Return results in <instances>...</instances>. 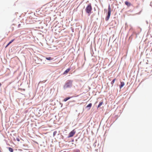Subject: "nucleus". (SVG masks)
I'll use <instances>...</instances> for the list:
<instances>
[{"label": "nucleus", "instance_id": "2eb2a0df", "mask_svg": "<svg viewBox=\"0 0 152 152\" xmlns=\"http://www.w3.org/2000/svg\"><path fill=\"white\" fill-rule=\"evenodd\" d=\"M15 39H13L12 40L10 41L9 43H10V44L12 43L14 40Z\"/></svg>", "mask_w": 152, "mask_h": 152}, {"label": "nucleus", "instance_id": "423d86ee", "mask_svg": "<svg viewBox=\"0 0 152 152\" xmlns=\"http://www.w3.org/2000/svg\"><path fill=\"white\" fill-rule=\"evenodd\" d=\"M124 83L123 82H121V85L120 86V88H121L124 85Z\"/></svg>", "mask_w": 152, "mask_h": 152}, {"label": "nucleus", "instance_id": "412c9836", "mask_svg": "<svg viewBox=\"0 0 152 152\" xmlns=\"http://www.w3.org/2000/svg\"><path fill=\"white\" fill-rule=\"evenodd\" d=\"M64 152H66V151H64Z\"/></svg>", "mask_w": 152, "mask_h": 152}, {"label": "nucleus", "instance_id": "a211bd4d", "mask_svg": "<svg viewBox=\"0 0 152 152\" xmlns=\"http://www.w3.org/2000/svg\"><path fill=\"white\" fill-rule=\"evenodd\" d=\"M8 46H9V45L7 44L5 47L6 48V47H7Z\"/></svg>", "mask_w": 152, "mask_h": 152}, {"label": "nucleus", "instance_id": "1a4fd4ad", "mask_svg": "<svg viewBox=\"0 0 152 152\" xmlns=\"http://www.w3.org/2000/svg\"><path fill=\"white\" fill-rule=\"evenodd\" d=\"M46 59L48 60H52L53 59V58L51 57H46Z\"/></svg>", "mask_w": 152, "mask_h": 152}, {"label": "nucleus", "instance_id": "f3484780", "mask_svg": "<svg viewBox=\"0 0 152 152\" xmlns=\"http://www.w3.org/2000/svg\"><path fill=\"white\" fill-rule=\"evenodd\" d=\"M16 140H17V141H20V140L19 138H17Z\"/></svg>", "mask_w": 152, "mask_h": 152}, {"label": "nucleus", "instance_id": "6e6552de", "mask_svg": "<svg viewBox=\"0 0 152 152\" xmlns=\"http://www.w3.org/2000/svg\"><path fill=\"white\" fill-rule=\"evenodd\" d=\"M103 104V102H100L99 104L98 105V107H97V108H99V107H100L102 105V104Z\"/></svg>", "mask_w": 152, "mask_h": 152}, {"label": "nucleus", "instance_id": "7ed1b4c3", "mask_svg": "<svg viewBox=\"0 0 152 152\" xmlns=\"http://www.w3.org/2000/svg\"><path fill=\"white\" fill-rule=\"evenodd\" d=\"M72 80H68L65 85L64 87L67 88L71 87L72 85Z\"/></svg>", "mask_w": 152, "mask_h": 152}, {"label": "nucleus", "instance_id": "39448f33", "mask_svg": "<svg viewBox=\"0 0 152 152\" xmlns=\"http://www.w3.org/2000/svg\"><path fill=\"white\" fill-rule=\"evenodd\" d=\"M70 68H68L63 73L64 75H65L67 74L70 70Z\"/></svg>", "mask_w": 152, "mask_h": 152}, {"label": "nucleus", "instance_id": "aec40b11", "mask_svg": "<svg viewBox=\"0 0 152 152\" xmlns=\"http://www.w3.org/2000/svg\"><path fill=\"white\" fill-rule=\"evenodd\" d=\"M1 86V84L0 83V86Z\"/></svg>", "mask_w": 152, "mask_h": 152}, {"label": "nucleus", "instance_id": "4468645a", "mask_svg": "<svg viewBox=\"0 0 152 152\" xmlns=\"http://www.w3.org/2000/svg\"><path fill=\"white\" fill-rule=\"evenodd\" d=\"M57 133V131H55L53 134V136H54L55 135H56Z\"/></svg>", "mask_w": 152, "mask_h": 152}, {"label": "nucleus", "instance_id": "20e7f679", "mask_svg": "<svg viewBox=\"0 0 152 152\" xmlns=\"http://www.w3.org/2000/svg\"><path fill=\"white\" fill-rule=\"evenodd\" d=\"M76 133V131L75 129H74L71 131L69 134L68 138L71 137L73 136Z\"/></svg>", "mask_w": 152, "mask_h": 152}, {"label": "nucleus", "instance_id": "9d476101", "mask_svg": "<svg viewBox=\"0 0 152 152\" xmlns=\"http://www.w3.org/2000/svg\"><path fill=\"white\" fill-rule=\"evenodd\" d=\"M92 104L91 103H90L88 105H87L86 106V107H89V109H90V108L92 106Z\"/></svg>", "mask_w": 152, "mask_h": 152}, {"label": "nucleus", "instance_id": "dca6fc26", "mask_svg": "<svg viewBox=\"0 0 152 152\" xmlns=\"http://www.w3.org/2000/svg\"><path fill=\"white\" fill-rule=\"evenodd\" d=\"M20 26H21V24H19L18 26V28H19L20 27Z\"/></svg>", "mask_w": 152, "mask_h": 152}, {"label": "nucleus", "instance_id": "0eeeda50", "mask_svg": "<svg viewBox=\"0 0 152 152\" xmlns=\"http://www.w3.org/2000/svg\"><path fill=\"white\" fill-rule=\"evenodd\" d=\"M125 4L128 7L131 6V4L130 3L128 2L127 1H126L125 2Z\"/></svg>", "mask_w": 152, "mask_h": 152}, {"label": "nucleus", "instance_id": "9b49d317", "mask_svg": "<svg viewBox=\"0 0 152 152\" xmlns=\"http://www.w3.org/2000/svg\"><path fill=\"white\" fill-rule=\"evenodd\" d=\"M8 149H9V150L10 151V152H13V150L12 148H10V147H9L8 148Z\"/></svg>", "mask_w": 152, "mask_h": 152}, {"label": "nucleus", "instance_id": "ddd939ff", "mask_svg": "<svg viewBox=\"0 0 152 152\" xmlns=\"http://www.w3.org/2000/svg\"><path fill=\"white\" fill-rule=\"evenodd\" d=\"M70 97H68L66 98H65L64 99V102H66V101H67L69 99H70Z\"/></svg>", "mask_w": 152, "mask_h": 152}, {"label": "nucleus", "instance_id": "f257e3e1", "mask_svg": "<svg viewBox=\"0 0 152 152\" xmlns=\"http://www.w3.org/2000/svg\"><path fill=\"white\" fill-rule=\"evenodd\" d=\"M92 10V7L91 4L90 3L88 4V5L86 7L85 10L86 12L89 14V15L91 13V12Z\"/></svg>", "mask_w": 152, "mask_h": 152}, {"label": "nucleus", "instance_id": "f03ea898", "mask_svg": "<svg viewBox=\"0 0 152 152\" xmlns=\"http://www.w3.org/2000/svg\"><path fill=\"white\" fill-rule=\"evenodd\" d=\"M111 12V8L110 6V5L108 6V12L107 13V15L105 18V20L106 21H108L110 17Z\"/></svg>", "mask_w": 152, "mask_h": 152}, {"label": "nucleus", "instance_id": "6ab92c4d", "mask_svg": "<svg viewBox=\"0 0 152 152\" xmlns=\"http://www.w3.org/2000/svg\"><path fill=\"white\" fill-rule=\"evenodd\" d=\"M10 44V43H9L7 44V45H9Z\"/></svg>", "mask_w": 152, "mask_h": 152}, {"label": "nucleus", "instance_id": "f8f14e48", "mask_svg": "<svg viewBox=\"0 0 152 152\" xmlns=\"http://www.w3.org/2000/svg\"><path fill=\"white\" fill-rule=\"evenodd\" d=\"M116 80V78H115L114 80H113L111 82V83L112 85L113 86L115 82V81Z\"/></svg>", "mask_w": 152, "mask_h": 152}]
</instances>
